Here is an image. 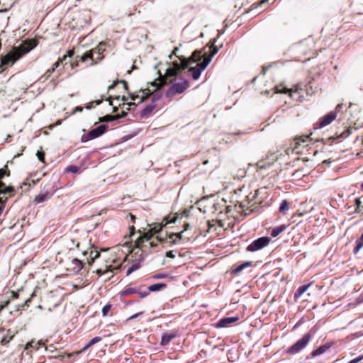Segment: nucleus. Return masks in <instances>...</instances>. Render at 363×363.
<instances>
[{
    "label": "nucleus",
    "mask_w": 363,
    "mask_h": 363,
    "mask_svg": "<svg viewBox=\"0 0 363 363\" xmlns=\"http://www.w3.org/2000/svg\"><path fill=\"white\" fill-rule=\"evenodd\" d=\"M38 45V40L32 38L23 40L19 46H13L6 55L1 57L0 67H1V71H4L9 65L14 64Z\"/></svg>",
    "instance_id": "obj_1"
},
{
    "label": "nucleus",
    "mask_w": 363,
    "mask_h": 363,
    "mask_svg": "<svg viewBox=\"0 0 363 363\" xmlns=\"http://www.w3.org/2000/svg\"><path fill=\"white\" fill-rule=\"evenodd\" d=\"M201 50H195L192 55L188 57L180 58L181 62H174V67H169L167 69L164 76H160V82L162 84H166L172 83L173 80L175 79V77L178 72L182 69H185L189 67L191 64L201 60Z\"/></svg>",
    "instance_id": "obj_2"
},
{
    "label": "nucleus",
    "mask_w": 363,
    "mask_h": 363,
    "mask_svg": "<svg viewBox=\"0 0 363 363\" xmlns=\"http://www.w3.org/2000/svg\"><path fill=\"white\" fill-rule=\"evenodd\" d=\"M120 118V116H118V115H106L105 116H104L101 121H103V122H111V121H116V120H118Z\"/></svg>",
    "instance_id": "obj_40"
},
{
    "label": "nucleus",
    "mask_w": 363,
    "mask_h": 363,
    "mask_svg": "<svg viewBox=\"0 0 363 363\" xmlns=\"http://www.w3.org/2000/svg\"><path fill=\"white\" fill-rule=\"evenodd\" d=\"M238 319H239L238 317H226V318H223L220 319L218 322L217 327L218 328L228 327L230 324L238 321Z\"/></svg>",
    "instance_id": "obj_23"
},
{
    "label": "nucleus",
    "mask_w": 363,
    "mask_h": 363,
    "mask_svg": "<svg viewBox=\"0 0 363 363\" xmlns=\"http://www.w3.org/2000/svg\"><path fill=\"white\" fill-rule=\"evenodd\" d=\"M39 344V342L35 343L33 341L29 342L26 345L25 350H28L30 348H34L35 350H38Z\"/></svg>",
    "instance_id": "obj_47"
},
{
    "label": "nucleus",
    "mask_w": 363,
    "mask_h": 363,
    "mask_svg": "<svg viewBox=\"0 0 363 363\" xmlns=\"http://www.w3.org/2000/svg\"><path fill=\"white\" fill-rule=\"evenodd\" d=\"M111 308H112V305L111 303H107L106 305H105L102 308V311H101L102 315L107 316L108 315H109V312L111 311Z\"/></svg>",
    "instance_id": "obj_44"
},
{
    "label": "nucleus",
    "mask_w": 363,
    "mask_h": 363,
    "mask_svg": "<svg viewBox=\"0 0 363 363\" xmlns=\"http://www.w3.org/2000/svg\"><path fill=\"white\" fill-rule=\"evenodd\" d=\"M286 228V226L285 225H281L279 226H277L274 228L270 233V235L275 238L278 236L280 233H281L283 231H284Z\"/></svg>",
    "instance_id": "obj_35"
},
{
    "label": "nucleus",
    "mask_w": 363,
    "mask_h": 363,
    "mask_svg": "<svg viewBox=\"0 0 363 363\" xmlns=\"http://www.w3.org/2000/svg\"><path fill=\"white\" fill-rule=\"evenodd\" d=\"M189 87V82L185 79H181L179 82L174 83L166 91V96L167 98H172L177 94L183 93Z\"/></svg>",
    "instance_id": "obj_6"
},
{
    "label": "nucleus",
    "mask_w": 363,
    "mask_h": 363,
    "mask_svg": "<svg viewBox=\"0 0 363 363\" xmlns=\"http://www.w3.org/2000/svg\"><path fill=\"white\" fill-rule=\"evenodd\" d=\"M121 100L123 101V105H127L128 107L126 108V111H130L131 106H136L135 102H130V103H125V101L128 100V97L123 96L121 97Z\"/></svg>",
    "instance_id": "obj_46"
},
{
    "label": "nucleus",
    "mask_w": 363,
    "mask_h": 363,
    "mask_svg": "<svg viewBox=\"0 0 363 363\" xmlns=\"http://www.w3.org/2000/svg\"><path fill=\"white\" fill-rule=\"evenodd\" d=\"M94 52L92 50H88L84 52L81 57H79V61L82 62H89V66H93L96 65L98 62L102 60V57H94ZM78 58V56L77 57Z\"/></svg>",
    "instance_id": "obj_14"
},
{
    "label": "nucleus",
    "mask_w": 363,
    "mask_h": 363,
    "mask_svg": "<svg viewBox=\"0 0 363 363\" xmlns=\"http://www.w3.org/2000/svg\"><path fill=\"white\" fill-rule=\"evenodd\" d=\"M155 105L153 104L147 105L141 111L142 117H148L149 115L155 109Z\"/></svg>",
    "instance_id": "obj_33"
},
{
    "label": "nucleus",
    "mask_w": 363,
    "mask_h": 363,
    "mask_svg": "<svg viewBox=\"0 0 363 363\" xmlns=\"http://www.w3.org/2000/svg\"><path fill=\"white\" fill-rule=\"evenodd\" d=\"M112 262L113 264H106L104 269H98L96 273L101 275L108 272H113L114 270H118L121 268V264H115V259H113Z\"/></svg>",
    "instance_id": "obj_20"
},
{
    "label": "nucleus",
    "mask_w": 363,
    "mask_h": 363,
    "mask_svg": "<svg viewBox=\"0 0 363 363\" xmlns=\"http://www.w3.org/2000/svg\"><path fill=\"white\" fill-rule=\"evenodd\" d=\"M311 142V139L308 135L296 137L293 142L291 143L287 151H291L292 153L296 155L303 154L304 152L308 151V146Z\"/></svg>",
    "instance_id": "obj_4"
},
{
    "label": "nucleus",
    "mask_w": 363,
    "mask_h": 363,
    "mask_svg": "<svg viewBox=\"0 0 363 363\" xmlns=\"http://www.w3.org/2000/svg\"><path fill=\"white\" fill-rule=\"evenodd\" d=\"M122 84L123 86V88L125 89V90H128V83L125 80H116L114 81L111 85H109L108 86V91H110L113 89H114L116 87V86L118 84Z\"/></svg>",
    "instance_id": "obj_36"
},
{
    "label": "nucleus",
    "mask_w": 363,
    "mask_h": 363,
    "mask_svg": "<svg viewBox=\"0 0 363 363\" xmlns=\"http://www.w3.org/2000/svg\"><path fill=\"white\" fill-rule=\"evenodd\" d=\"M354 204L356 206L355 213H361L363 210V206H362V205H361L362 202H361L359 198H357L355 199Z\"/></svg>",
    "instance_id": "obj_45"
},
{
    "label": "nucleus",
    "mask_w": 363,
    "mask_h": 363,
    "mask_svg": "<svg viewBox=\"0 0 363 363\" xmlns=\"http://www.w3.org/2000/svg\"><path fill=\"white\" fill-rule=\"evenodd\" d=\"M154 235L155 234L149 229L147 232L144 233L135 241L134 247L143 251V247H146L144 245V242H150L152 238H154Z\"/></svg>",
    "instance_id": "obj_16"
},
{
    "label": "nucleus",
    "mask_w": 363,
    "mask_h": 363,
    "mask_svg": "<svg viewBox=\"0 0 363 363\" xmlns=\"http://www.w3.org/2000/svg\"><path fill=\"white\" fill-rule=\"evenodd\" d=\"M362 359H363V355L359 356L358 357H356V358L350 360L348 363H358Z\"/></svg>",
    "instance_id": "obj_55"
},
{
    "label": "nucleus",
    "mask_w": 363,
    "mask_h": 363,
    "mask_svg": "<svg viewBox=\"0 0 363 363\" xmlns=\"http://www.w3.org/2000/svg\"><path fill=\"white\" fill-rule=\"evenodd\" d=\"M278 160V156L275 152L268 154L264 159L257 162L255 164L257 171L267 169L272 167Z\"/></svg>",
    "instance_id": "obj_9"
},
{
    "label": "nucleus",
    "mask_w": 363,
    "mask_h": 363,
    "mask_svg": "<svg viewBox=\"0 0 363 363\" xmlns=\"http://www.w3.org/2000/svg\"><path fill=\"white\" fill-rule=\"evenodd\" d=\"M289 203L286 200H283L280 204V206H279V211L285 215L286 214V212L289 210Z\"/></svg>",
    "instance_id": "obj_38"
},
{
    "label": "nucleus",
    "mask_w": 363,
    "mask_h": 363,
    "mask_svg": "<svg viewBox=\"0 0 363 363\" xmlns=\"http://www.w3.org/2000/svg\"><path fill=\"white\" fill-rule=\"evenodd\" d=\"M169 224V223H167V219L166 217H164L162 222L159 223V225H161L162 226V228H163L164 227H165L167 225Z\"/></svg>",
    "instance_id": "obj_57"
},
{
    "label": "nucleus",
    "mask_w": 363,
    "mask_h": 363,
    "mask_svg": "<svg viewBox=\"0 0 363 363\" xmlns=\"http://www.w3.org/2000/svg\"><path fill=\"white\" fill-rule=\"evenodd\" d=\"M270 238L264 236L254 240L247 247V251L256 252L267 247L270 242Z\"/></svg>",
    "instance_id": "obj_13"
},
{
    "label": "nucleus",
    "mask_w": 363,
    "mask_h": 363,
    "mask_svg": "<svg viewBox=\"0 0 363 363\" xmlns=\"http://www.w3.org/2000/svg\"><path fill=\"white\" fill-rule=\"evenodd\" d=\"M140 91L142 92L141 96H140L139 94H136L135 93L129 94V97L131 99L132 101H133V102L137 99H139L138 104H141L151 94L149 89H145L144 91L140 90Z\"/></svg>",
    "instance_id": "obj_21"
},
{
    "label": "nucleus",
    "mask_w": 363,
    "mask_h": 363,
    "mask_svg": "<svg viewBox=\"0 0 363 363\" xmlns=\"http://www.w3.org/2000/svg\"><path fill=\"white\" fill-rule=\"evenodd\" d=\"M104 100V96H101V99L93 101V103L94 104V106L100 105Z\"/></svg>",
    "instance_id": "obj_59"
},
{
    "label": "nucleus",
    "mask_w": 363,
    "mask_h": 363,
    "mask_svg": "<svg viewBox=\"0 0 363 363\" xmlns=\"http://www.w3.org/2000/svg\"><path fill=\"white\" fill-rule=\"evenodd\" d=\"M60 303V301L57 296L52 292H49L43 297L42 305H40L39 308L51 311L52 308H56Z\"/></svg>",
    "instance_id": "obj_8"
},
{
    "label": "nucleus",
    "mask_w": 363,
    "mask_h": 363,
    "mask_svg": "<svg viewBox=\"0 0 363 363\" xmlns=\"http://www.w3.org/2000/svg\"><path fill=\"white\" fill-rule=\"evenodd\" d=\"M11 296L9 299L10 301L17 299L19 298V291H11Z\"/></svg>",
    "instance_id": "obj_54"
},
{
    "label": "nucleus",
    "mask_w": 363,
    "mask_h": 363,
    "mask_svg": "<svg viewBox=\"0 0 363 363\" xmlns=\"http://www.w3.org/2000/svg\"><path fill=\"white\" fill-rule=\"evenodd\" d=\"M259 189H256L254 192H251L247 196H246L247 204H251L252 206L257 203H261V201L257 199Z\"/></svg>",
    "instance_id": "obj_24"
},
{
    "label": "nucleus",
    "mask_w": 363,
    "mask_h": 363,
    "mask_svg": "<svg viewBox=\"0 0 363 363\" xmlns=\"http://www.w3.org/2000/svg\"><path fill=\"white\" fill-rule=\"evenodd\" d=\"M157 240L162 245L166 244L168 247L179 244L178 240H177L174 233L167 234L166 233L164 237L157 235Z\"/></svg>",
    "instance_id": "obj_18"
},
{
    "label": "nucleus",
    "mask_w": 363,
    "mask_h": 363,
    "mask_svg": "<svg viewBox=\"0 0 363 363\" xmlns=\"http://www.w3.org/2000/svg\"><path fill=\"white\" fill-rule=\"evenodd\" d=\"M17 331L0 328V345L6 346L16 335Z\"/></svg>",
    "instance_id": "obj_15"
},
{
    "label": "nucleus",
    "mask_w": 363,
    "mask_h": 363,
    "mask_svg": "<svg viewBox=\"0 0 363 363\" xmlns=\"http://www.w3.org/2000/svg\"><path fill=\"white\" fill-rule=\"evenodd\" d=\"M141 288H142V286L139 287V292H138L137 294H138L141 298H143L149 295V291H141Z\"/></svg>",
    "instance_id": "obj_52"
},
{
    "label": "nucleus",
    "mask_w": 363,
    "mask_h": 363,
    "mask_svg": "<svg viewBox=\"0 0 363 363\" xmlns=\"http://www.w3.org/2000/svg\"><path fill=\"white\" fill-rule=\"evenodd\" d=\"M95 106H94V104L93 103V101L89 102L86 106V109H91L92 108H94Z\"/></svg>",
    "instance_id": "obj_62"
},
{
    "label": "nucleus",
    "mask_w": 363,
    "mask_h": 363,
    "mask_svg": "<svg viewBox=\"0 0 363 363\" xmlns=\"http://www.w3.org/2000/svg\"><path fill=\"white\" fill-rule=\"evenodd\" d=\"M149 242V246L150 247H157L159 244H162L160 242H158L157 240V236L154 238H152Z\"/></svg>",
    "instance_id": "obj_50"
},
{
    "label": "nucleus",
    "mask_w": 363,
    "mask_h": 363,
    "mask_svg": "<svg viewBox=\"0 0 363 363\" xmlns=\"http://www.w3.org/2000/svg\"><path fill=\"white\" fill-rule=\"evenodd\" d=\"M342 107V104H338L334 111H332L327 113L326 115L323 116V117L320 118L318 121H317L314 125L313 129L317 130L322 128L329 124H330L333 121L335 120L337 118V113L340 111V109Z\"/></svg>",
    "instance_id": "obj_5"
},
{
    "label": "nucleus",
    "mask_w": 363,
    "mask_h": 363,
    "mask_svg": "<svg viewBox=\"0 0 363 363\" xmlns=\"http://www.w3.org/2000/svg\"><path fill=\"white\" fill-rule=\"evenodd\" d=\"M167 287V284L164 283H158L150 285L147 287V291H161Z\"/></svg>",
    "instance_id": "obj_32"
},
{
    "label": "nucleus",
    "mask_w": 363,
    "mask_h": 363,
    "mask_svg": "<svg viewBox=\"0 0 363 363\" xmlns=\"http://www.w3.org/2000/svg\"><path fill=\"white\" fill-rule=\"evenodd\" d=\"M218 52V48L214 45V43L209 48L208 52H201V60H198L195 63V67H190L189 71L191 73L192 78L194 80L198 79L200 77L201 73L204 70L211 61L212 57Z\"/></svg>",
    "instance_id": "obj_3"
},
{
    "label": "nucleus",
    "mask_w": 363,
    "mask_h": 363,
    "mask_svg": "<svg viewBox=\"0 0 363 363\" xmlns=\"http://www.w3.org/2000/svg\"><path fill=\"white\" fill-rule=\"evenodd\" d=\"M82 111H83V107H82V106H77V107H75V108L74 109V111H73V113H76V112H77V111H79V112H82Z\"/></svg>",
    "instance_id": "obj_64"
},
{
    "label": "nucleus",
    "mask_w": 363,
    "mask_h": 363,
    "mask_svg": "<svg viewBox=\"0 0 363 363\" xmlns=\"http://www.w3.org/2000/svg\"><path fill=\"white\" fill-rule=\"evenodd\" d=\"M51 196L52 194H50L48 191H46L45 193L40 194L38 196H36L34 199V201L38 203H42L50 199Z\"/></svg>",
    "instance_id": "obj_29"
},
{
    "label": "nucleus",
    "mask_w": 363,
    "mask_h": 363,
    "mask_svg": "<svg viewBox=\"0 0 363 363\" xmlns=\"http://www.w3.org/2000/svg\"><path fill=\"white\" fill-rule=\"evenodd\" d=\"M150 230L155 235L160 233L162 230L161 225H159L158 223H152V225H150Z\"/></svg>",
    "instance_id": "obj_41"
},
{
    "label": "nucleus",
    "mask_w": 363,
    "mask_h": 363,
    "mask_svg": "<svg viewBox=\"0 0 363 363\" xmlns=\"http://www.w3.org/2000/svg\"><path fill=\"white\" fill-rule=\"evenodd\" d=\"M363 247V233L359 239L356 240V246L354 249V252L357 253Z\"/></svg>",
    "instance_id": "obj_42"
},
{
    "label": "nucleus",
    "mask_w": 363,
    "mask_h": 363,
    "mask_svg": "<svg viewBox=\"0 0 363 363\" xmlns=\"http://www.w3.org/2000/svg\"><path fill=\"white\" fill-rule=\"evenodd\" d=\"M139 292V287H127L121 292V296H125Z\"/></svg>",
    "instance_id": "obj_34"
},
{
    "label": "nucleus",
    "mask_w": 363,
    "mask_h": 363,
    "mask_svg": "<svg viewBox=\"0 0 363 363\" xmlns=\"http://www.w3.org/2000/svg\"><path fill=\"white\" fill-rule=\"evenodd\" d=\"M38 158L40 161H41L43 163H45V153L43 151H38L36 154Z\"/></svg>",
    "instance_id": "obj_53"
},
{
    "label": "nucleus",
    "mask_w": 363,
    "mask_h": 363,
    "mask_svg": "<svg viewBox=\"0 0 363 363\" xmlns=\"http://www.w3.org/2000/svg\"><path fill=\"white\" fill-rule=\"evenodd\" d=\"M74 50H68V51L67 52V55H66V58H67V57H72L74 55Z\"/></svg>",
    "instance_id": "obj_61"
},
{
    "label": "nucleus",
    "mask_w": 363,
    "mask_h": 363,
    "mask_svg": "<svg viewBox=\"0 0 363 363\" xmlns=\"http://www.w3.org/2000/svg\"><path fill=\"white\" fill-rule=\"evenodd\" d=\"M311 337V333H307L299 340L288 348L287 353L290 354H295L299 352L307 346Z\"/></svg>",
    "instance_id": "obj_7"
},
{
    "label": "nucleus",
    "mask_w": 363,
    "mask_h": 363,
    "mask_svg": "<svg viewBox=\"0 0 363 363\" xmlns=\"http://www.w3.org/2000/svg\"><path fill=\"white\" fill-rule=\"evenodd\" d=\"M140 267L141 265L139 262L135 261L133 262L130 267L127 270L126 276H129L131 273L140 269Z\"/></svg>",
    "instance_id": "obj_37"
},
{
    "label": "nucleus",
    "mask_w": 363,
    "mask_h": 363,
    "mask_svg": "<svg viewBox=\"0 0 363 363\" xmlns=\"http://www.w3.org/2000/svg\"><path fill=\"white\" fill-rule=\"evenodd\" d=\"M167 219V223H174L177 221V220L179 218V216L177 213H170L165 216Z\"/></svg>",
    "instance_id": "obj_43"
},
{
    "label": "nucleus",
    "mask_w": 363,
    "mask_h": 363,
    "mask_svg": "<svg viewBox=\"0 0 363 363\" xmlns=\"http://www.w3.org/2000/svg\"><path fill=\"white\" fill-rule=\"evenodd\" d=\"M129 230H130L129 237H131L135 233V228L134 225L130 226Z\"/></svg>",
    "instance_id": "obj_60"
},
{
    "label": "nucleus",
    "mask_w": 363,
    "mask_h": 363,
    "mask_svg": "<svg viewBox=\"0 0 363 363\" xmlns=\"http://www.w3.org/2000/svg\"><path fill=\"white\" fill-rule=\"evenodd\" d=\"M330 347V345L328 344L321 345L318 348H317L316 350H313L311 352V356L313 357L319 356V355L323 354L324 352H325Z\"/></svg>",
    "instance_id": "obj_28"
},
{
    "label": "nucleus",
    "mask_w": 363,
    "mask_h": 363,
    "mask_svg": "<svg viewBox=\"0 0 363 363\" xmlns=\"http://www.w3.org/2000/svg\"><path fill=\"white\" fill-rule=\"evenodd\" d=\"M45 350L50 355L48 356V359H57L60 361L63 362L64 358L65 357H71L74 355V353H66L62 352L60 350L55 348L52 345H50L45 347Z\"/></svg>",
    "instance_id": "obj_11"
},
{
    "label": "nucleus",
    "mask_w": 363,
    "mask_h": 363,
    "mask_svg": "<svg viewBox=\"0 0 363 363\" xmlns=\"http://www.w3.org/2000/svg\"><path fill=\"white\" fill-rule=\"evenodd\" d=\"M251 266H252V262H245L234 267L231 271V274L233 275L238 274L240 272H242L244 269L251 267Z\"/></svg>",
    "instance_id": "obj_27"
},
{
    "label": "nucleus",
    "mask_w": 363,
    "mask_h": 363,
    "mask_svg": "<svg viewBox=\"0 0 363 363\" xmlns=\"http://www.w3.org/2000/svg\"><path fill=\"white\" fill-rule=\"evenodd\" d=\"M184 232V230H182L179 233H174L175 235V238H177V240H178L179 243L185 240L183 235Z\"/></svg>",
    "instance_id": "obj_51"
},
{
    "label": "nucleus",
    "mask_w": 363,
    "mask_h": 363,
    "mask_svg": "<svg viewBox=\"0 0 363 363\" xmlns=\"http://www.w3.org/2000/svg\"><path fill=\"white\" fill-rule=\"evenodd\" d=\"M310 286H311V284H305V285H302V286H299L298 289H297L296 293L295 294V297L296 298L300 297L302 294H303L307 291V289L309 288Z\"/></svg>",
    "instance_id": "obj_39"
},
{
    "label": "nucleus",
    "mask_w": 363,
    "mask_h": 363,
    "mask_svg": "<svg viewBox=\"0 0 363 363\" xmlns=\"http://www.w3.org/2000/svg\"><path fill=\"white\" fill-rule=\"evenodd\" d=\"M176 337L175 333H164L162 336L161 345H166Z\"/></svg>",
    "instance_id": "obj_31"
},
{
    "label": "nucleus",
    "mask_w": 363,
    "mask_h": 363,
    "mask_svg": "<svg viewBox=\"0 0 363 363\" xmlns=\"http://www.w3.org/2000/svg\"><path fill=\"white\" fill-rule=\"evenodd\" d=\"M102 338L101 337L96 336L94 338H92L89 342L88 346H93L94 345L99 342L101 341Z\"/></svg>",
    "instance_id": "obj_49"
},
{
    "label": "nucleus",
    "mask_w": 363,
    "mask_h": 363,
    "mask_svg": "<svg viewBox=\"0 0 363 363\" xmlns=\"http://www.w3.org/2000/svg\"><path fill=\"white\" fill-rule=\"evenodd\" d=\"M128 216H129L130 218L131 222L133 223H134L135 222L136 218H135V216L134 215H133L132 213H129Z\"/></svg>",
    "instance_id": "obj_63"
},
{
    "label": "nucleus",
    "mask_w": 363,
    "mask_h": 363,
    "mask_svg": "<svg viewBox=\"0 0 363 363\" xmlns=\"http://www.w3.org/2000/svg\"><path fill=\"white\" fill-rule=\"evenodd\" d=\"M107 126L101 124L98 127L91 130L86 134H84L82 137V141L85 143L90 140L95 139L103 135L106 130Z\"/></svg>",
    "instance_id": "obj_12"
},
{
    "label": "nucleus",
    "mask_w": 363,
    "mask_h": 363,
    "mask_svg": "<svg viewBox=\"0 0 363 363\" xmlns=\"http://www.w3.org/2000/svg\"><path fill=\"white\" fill-rule=\"evenodd\" d=\"M82 255L84 257V262H86L90 266L100 256V252L91 247L89 250L83 251Z\"/></svg>",
    "instance_id": "obj_17"
},
{
    "label": "nucleus",
    "mask_w": 363,
    "mask_h": 363,
    "mask_svg": "<svg viewBox=\"0 0 363 363\" xmlns=\"http://www.w3.org/2000/svg\"><path fill=\"white\" fill-rule=\"evenodd\" d=\"M79 170V167L75 165H70L67 167L66 171L67 172L77 173Z\"/></svg>",
    "instance_id": "obj_48"
},
{
    "label": "nucleus",
    "mask_w": 363,
    "mask_h": 363,
    "mask_svg": "<svg viewBox=\"0 0 363 363\" xmlns=\"http://www.w3.org/2000/svg\"><path fill=\"white\" fill-rule=\"evenodd\" d=\"M96 57H102V60L104 59V52L106 50V44L104 43H100L96 47L91 49Z\"/></svg>",
    "instance_id": "obj_26"
},
{
    "label": "nucleus",
    "mask_w": 363,
    "mask_h": 363,
    "mask_svg": "<svg viewBox=\"0 0 363 363\" xmlns=\"http://www.w3.org/2000/svg\"><path fill=\"white\" fill-rule=\"evenodd\" d=\"M86 262L84 259H79L77 258L72 259L67 263L66 270L69 275L77 274L84 267Z\"/></svg>",
    "instance_id": "obj_10"
},
{
    "label": "nucleus",
    "mask_w": 363,
    "mask_h": 363,
    "mask_svg": "<svg viewBox=\"0 0 363 363\" xmlns=\"http://www.w3.org/2000/svg\"><path fill=\"white\" fill-rule=\"evenodd\" d=\"M351 129L348 128L340 134L338 133H336L335 135L331 137L330 139H332L333 140L338 138L345 139L351 134Z\"/></svg>",
    "instance_id": "obj_30"
},
{
    "label": "nucleus",
    "mask_w": 363,
    "mask_h": 363,
    "mask_svg": "<svg viewBox=\"0 0 363 363\" xmlns=\"http://www.w3.org/2000/svg\"><path fill=\"white\" fill-rule=\"evenodd\" d=\"M91 347V346H88V343H87L80 351L75 352V354H80L81 352H85Z\"/></svg>",
    "instance_id": "obj_58"
},
{
    "label": "nucleus",
    "mask_w": 363,
    "mask_h": 363,
    "mask_svg": "<svg viewBox=\"0 0 363 363\" xmlns=\"http://www.w3.org/2000/svg\"><path fill=\"white\" fill-rule=\"evenodd\" d=\"M277 92L281 94H289L291 96L292 93L298 92L300 90H302L301 85L300 84H296L294 85L291 89H288L286 87H283L282 89H279L278 86L276 87Z\"/></svg>",
    "instance_id": "obj_22"
},
{
    "label": "nucleus",
    "mask_w": 363,
    "mask_h": 363,
    "mask_svg": "<svg viewBox=\"0 0 363 363\" xmlns=\"http://www.w3.org/2000/svg\"><path fill=\"white\" fill-rule=\"evenodd\" d=\"M66 60V55H63L61 57H59L57 61L55 62L51 68L47 69V71L45 72L43 77H45V79H48L53 72L55 71V69L63 63V62Z\"/></svg>",
    "instance_id": "obj_19"
},
{
    "label": "nucleus",
    "mask_w": 363,
    "mask_h": 363,
    "mask_svg": "<svg viewBox=\"0 0 363 363\" xmlns=\"http://www.w3.org/2000/svg\"><path fill=\"white\" fill-rule=\"evenodd\" d=\"M37 289H35L33 292L30 294V296L26 299L23 304L18 305L16 306V311H21L25 309V308H28L30 306V303L31 302L32 298L36 296Z\"/></svg>",
    "instance_id": "obj_25"
},
{
    "label": "nucleus",
    "mask_w": 363,
    "mask_h": 363,
    "mask_svg": "<svg viewBox=\"0 0 363 363\" xmlns=\"http://www.w3.org/2000/svg\"><path fill=\"white\" fill-rule=\"evenodd\" d=\"M165 256L167 257L172 258V259L175 257V255L173 251H167L165 254Z\"/></svg>",
    "instance_id": "obj_56"
}]
</instances>
